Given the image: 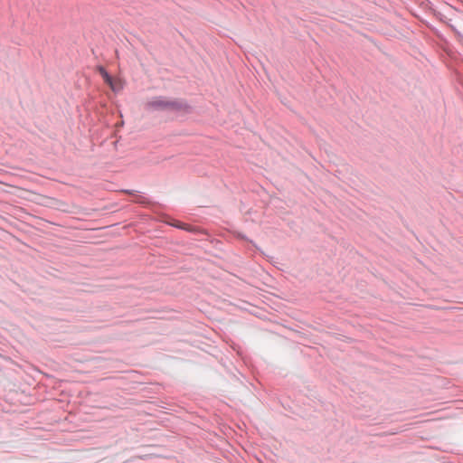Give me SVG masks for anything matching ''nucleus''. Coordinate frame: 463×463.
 Returning <instances> with one entry per match:
<instances>
[{
	"mask_svg": "<svg viewBox=\"0 0 463 463\" xmlns=\"http://www.w3.org/2000/svg\"><path fill=\"white\" fill-rule=\"evenodd\" d=\"M189 105L179 99L167 100L163 96H157L153 98L152 100L148 101L146 105L147 110L155 111H181L187 110Z\"/></svg>",
	"mask_w": 463,
	"mask_h": 463,
	"instance_id": "nucleus-1",
	"label": "nucleus"
},
{
	"mask_svg": "<svg viewBox=\"0 0 463 463\" xmlns=\"http://www.w3.org/2000/svg\"><path fill=\"white\" fill-rule=\"evenodd\" d=\"M97 71H99V73L100 74V76L102 77V79L104 80V81L110 86V88L116 91V89L114 87V83H113V78L111 77V75L107 71V70L99 65L97 67Z\"/></svg>",
	"mask_w": 463,
	"mask_h": 463,
	"instance_id": "nucleus-2",
	"label": "nucleus"
},
{
	"mask_svg": "<svg viewBox=\"0 0 463 463\" xmlns=\"http://www.w3.org/2000/svg\"><path fill=\"white\" fill-rule=\"evenodd\" d=\"M173 226H175V227H176L178 229H181V230H185V231H188V232H193V229H191L188 224H185V223H183V222H177L175 224H173Z\"/></svg>",
	"mask_w": 463,
	"mask_h": 463,
	"instance_id": "nucleus-3",
	"label": "nucleus"
},
{
	"mask_svg": "<svg viewBox=\"0 0 463 463\" xmlns=\"http://www.w3.org/2000/svg\"><path fill=\"white\" fill-rule=\"evenodd\" d=\"M238 238H240L241 240H243V241H249L248 237L242 233H239Z\"/></svg>",
	"mask_w": 463,
	"mask_h": 463,
	"instance_id": "nucleus-4",
	"label": "nucleus"
},
{
	"mask_svg": "<svg viewBox=\"0 0 463 463\" xmlns=\"http://www.w3.org/2000/svg\"><path fill=\"white\" fill-rule=\"evenodd\" d=\"M125 193L134 195L137 192L135 190H124Z\"/></svg>",
	"mask_w": 463,
	"mask_h": 463,
	"instance_id": "nucleus-5",
	"label": "nucleus"
},
{
	"mask_svg": "<svg viewBox=\"0 0 463 463\" xmlns=\"http://www.w3.org/2000/svg\"><path fill=\"white\" fill-rule=\"evenodd\" d=\"M137 203H144V201H142V200H137Z\"/></svg>",
	"mask_w": 463,
	"mask_h": 463,
	"instance_id": "nucleus-6",
	"label": "nucleus"
}]
</instances>
